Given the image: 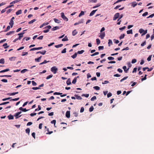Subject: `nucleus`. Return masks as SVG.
Masks as SVG:
<instances>
[{
  "label": "nucleus",
  "mask_w": 154,
  "mask_h": 154,
  "mask_svg": "<svg viewBox=\"0 0 154 154\" xmlns=\"http://www.w3.org/2000/svg\"><path fill=\"white\" fill-rule=\"evenodd\" d=\"M96 40L97 43V45H98L99 44H100V40L99 38H97L96 39Z\"/></svg>",
  "instance_id": "36"
},
{
  "label": "nucleus",
  "mask_w": 154,
  "mask_h": 154,
  "mask_svg": "<svg viewBox=\"0 0 154 154\" xmlns=\"http://www.w3.org/2000/svg\"><path fill=\"white\" fill-rule=\"evenodd\" d=\"M84 52V50H82L80 51H78L77 53V54H82V53H83Z\"/></svg>",
  "instance_id": "30"
},
{
  "label": "nucleus",
  "mask_w": 154,
  "mask_h": 154,
  "mask_svg": "<svg viewBox=\"0 0 154 154\" xmlns=\"http://www.w3.org/2000/svg\"><path fill=\"white\" fill-rule=\"evenodd\" d=\"M105 35V32H101L99 35V37H100L101 39H103Z\"/></svg>",
  "instance_id": "4"
},
{
  "label": "nucleus",
  "mask_w": 154,
  "mask_h": 154,
  "mask_svg": "<svg viewBox=\"0 0 154 154\" xmlns=\"http://www.w3.org/2000/svg\"><path fill=\"white\" fill-rule=\"evenodd\" d=\"M123 69L124 70V71L125 72L127 73V71L129 69V68L128 69H127V67L126 66H124L123 67Z\"/></svg>",
  "instance_id": "10"
},
{
  "label": "nucleus",
  "mask_w": 154,
  "mask_h": 154,
  "mask_svg": "<svg viewBox=\"0 0 154 154\" xmlns=\"http://www.w3.org/2000/svg\"><path fill=\"white\" fill-rule=\"evenodd\" d=\"M32 82L33 86H36L37 85V83L34 81H32Z\"/></svg>",
  "instance_id": "64"
},
{
  "label": "nucleus",
  "mask_w": 154,
  "mask_h": 154,
  "mask_svg": "<svg viewBox=\"0 0 154 154\" xmlns=\"http://www.w3.org/2000/svg\"><path fill=\"white\" fill-rule=\"evenodd\" d=\"M147 30H144V31L143 32V33H142V34L141 35V36H143L145 35L146 33H147Z\"/></svg>",
  "instance_id": "45"
},
{
  "label": "nucleus",
  "mask_w": 154,
  "mask_h": 154,
  "mask_svg": "<svg viewBox=\"0 0 154 154\" xmlns=\"http://www.w3.org/2000/svg\"><path fill=\"white\" fill-rule=\"evenodd\" d=\"M83 23V20H81L80 21H79V22L77 23H74V25L75 26L76 25H77L79 24L80 23Z\"/></svg>",
  "instance_id": "16"
},
{
  "label": "nucleus",
  "mask_w": 154,
  "mask_h": 154,
  "mask_svg": "<svg viewBox=\"0 0 154 154\" xmlns=\"http://www.w3.org/2000/svg\"><path fill=\"white\" fill-rule=\"evenodd\" d=\"M97 11V10H94L92 11L91 13H90L89 16H91L94 14L96 11Z\"/></svg>",
  "instance_id": "6"
},
{
  "label": "nucleus",
  "mask_w": 154,
  "mask_h": 154,
  "mask_svg": "<svg viewBox=\"0 0 154 154\" xmlns=\"http://www.w3.org/2000/svg\"><path fill=\"white\" fill-rule=\"evenodd\" d=\"M9 119L11 120V119H14V116L12 115L11 114H10L8 116Z\"/></svg>",
  "instance_id": "17"
},
{
  "label": "nucleus",
  "mask_w": 154,
  "mask_h": 154,
  "mask_svg": "<svg viewBox=\"0 0 154 154\" xmlns=\"http://www.w3.org/2000/svg\"><path fill=\"white\" fill-rule=\"evenodd\" d=\"M77 32L76 29L74 30L72 32V35L73 36L75 35L77 33Z\"/></svg>",
  "instance_id": "15"
},
{
  "label": "nucleus",
  "mask_w": 154,
  "mask_h": 154,
  "mask_svg": "<svg viewBox=\"0 0 154 154\" xmlns=\"http://www.w3.org/2000/svg\"><path fill=\"white\" fill-rule=\"evenodd\" d=\"M77 53L76 52H75L74 54H73V55H72L71 57L73 58V59H75V58L77 56Z\"/></svg>",
  "instance_id": "23"
},
{
  "label": "nucleus",
  "mask_w": 154,
  "mask_h": 154,
  "mask_svg": "<svg viewBox=\"0 0 154 154\" xmlns=\"http://www.w3.org/2000/svg\"><path fill=\"white\" fill-rule=\"evenodd\" d=\"M147 76V75H145L144 77L141 79V81H143L144 80H145L146 79V76Z\"/></svg>",
  "instance_id": "56"
},
{
  "label": "nucleus",
  "mask_w": 154,
  "mask_h": 154,
  "mask_svg": "<svg viewBox=\"0 0 154 154\" xmlns=\"http://www.w3.org/2000/svg\"><path fill=\"white\" fill-rule=\"evenodd\" d=\"M49 62V61H47L46 60H45L44 62H43L41 63H40V65H42L45 63H47Z\"/></svg>",
  "instance_id": "38"
},
{
  "label": "nucleus",
  "mask_w": 154,
  "mask_h": 154,
  "mask_svg": "<svg viewBox=\"0 0 154 154\" xmlns=\"http://www.w3.org/2000/svg\"><path fill=\"white\" fill-rule=\"evenodd\" d=\"M60 29L59 26H55L54 27H53L52 29V30L53 31H54V30H56L58 29Z\"/></svg>",
  "instance_id": "11"
},
{
  "label": "nucleus",
  "mask_w": 154,
  "mask_h": 154,
  "mask_svg": "<svg viewBox=\"0 0 154 154\" xmlns=\"http://www.w3.org/2000/svg\"><path fill=\"white\" fill-rule=\"evenodd\" d=\"M22 13V10H19L17 11L16 13V14L17 15H18Z\"/></svg>",
  "instance_id": "21"
},
{
  "label": "nucleus",
  "mask_w": 154,
  "mask_h": 154,
  "mask_svg": "<svg viewBox=\"0 0 154 154\" xmlns=\"http://www.w3.org/2000/svg\"><path fill=\"white\" fill-rule=\"evenodd\" d=\"M77 81V78H75L73 81H72V83L73 84H75Z\"/></svg>",
  "instance_id": "31"
},
{
  "label": "nucleus",
  "mask_w": 154,
  "mask_h": 154,
  "mask_svg": "<svg viewBox=\"0 0 154 154\" xmlns=\"http://www.w3.org/2000/svg\"><path fill=\"white\" fill-rule=\"evenodd\" d=\"M112 95V94L110 92H109L107 95V97L108 98H109V97H110Z\"/></svg>",
  "instance_id": "58"
},
{
  "label": "nucleus",
  "mask_w": 154,
  "mask_h": 154,
  "mask_svg": "<svg viewBox=\"0 0 154 154\" xmlns=\"http://www.w3.org/2000/svg\"><path fill=\"white\" fill-rule=\"evenodd\" d=\"M48 24H49V23L48 22H47V23H43L42 24V25H41L40 26V28H42L44 26L47 25H48Z\"/></svg>",
  "instance_id": "13"
},
{
  "label": "nucleus",
  "mask_w": 154,
  "mask_h": 154,
  "mask_svg": "<svg viewBox=\"0 0 154 154\" xmlns=\"http://www.w3.org/2000/svg\"><path fill=\"white\" fill-rule=\"evenodd\" d=\"M97 99L96 97L95 96H94L93 97H92L91 99V101H94V100H96Z\"/></svg>",
  "instance_id": "43"
},
{
  "label": "nucleus",
  "mask_w": 154,
  "mask_h": 154,
  "mask_svg": "<svg viewBox=\"0 0 154 154\" xmlns=\"http://www.w3.org/2000/svg\"><path fill=\"white\" fill-rule=\"evenodd\" d=\"M97 2V0H89L88 1V3H96Z\"/></svg>",
  "instance_id": "26"
},
{
  "label": "nucleus",
  "mask_w": 154,
  "mask_h": 154,
  "mask_svg": "<svg viewBox=\"0 0 154 154\" xmlns=\"http://www.w3.org/2000/svg\"><path fill=\"white\" fill-rule=\"evenodd\" d=\"M94 109V108L93 106H91L89 109V111L90 112H92Z\"/></svg>",
  "instance_id": "39"
},
{
  "label": "nucleus",
  "mask_w": 154,
  "mask_h": 154,
  "mask_svg": "<svg viewBox=\"0 0 154 154\" xmlns=\"http://www.w3.org/2000/svg\"><path fill=\"white\" fill-rule=\"evenodd\" d=\"M41 106L39 105L38 106V108L37 109H35V111H37V110H39L41 109Z\"/></svg>",
  "instance_id": "53"
},
{
  "label": "nucleus",
  "mask_w": 154,
  "mask_h": 154,
  "mask_svg": "<svg viewBox=\"0 0 154 154\" xmlns=\"http://www.w3.org/2000/svg\"><path fill=\"white\" fill-rule=\"evenodd\" d=\"M66 48H64L61 51L62 53H65L66 52Z\"/></svg>",
  "instance_id": "62"
},
{
  "label": "nucleus",
  "mask_w": 154,
  "mask_h": 154,
  "mask_svg": "<svg viewBox=\"0 0 154 154\" xmlns=\"http://www.w3.org/2000/svg\"><path fill=\"white\" fill-rule=\"evenodd\" d=\"M54 22L56 23H59L60 22V21L59 20H58L56 18H54Z\"/></svg>",
  "instance_id": "22"
},
{
  "label": "nucleus",
  "mask_w": 154,
  "mask_h": 154,
  "mask_svg": "<svg viewBox=\"0 0 154 154\" xmlns=\"http://www.w3.org/2000/svg\"><path fill=\"white\" fill-rule=\"evenodd\" d=\"M19 99V98H17L15 99H12L11 100H10V101H17Z\"/></svg>",
  "instance_id": "49"
},
{
  "label": "nucleus",
  "mask_w": 154,
  "mask_h": 154,
  "mask_svg": "<svg viewBox=\"0 0 154 154\" xmlns=\"http://www.w3.org/2000/svg\"><path fill=\"white\" fill-rule=\"evenodd\" d=\"M137 62V60L136 59H132L131 61V63H135Z\"/></svg>",
  "instance_id": "57"
},
{
  "label": "nucleus",
  "mask_w": 154,
  "mask_h": 154,
  "mask_svg": "<svg viewBox=\"0 0 154 154\" xmlns=\"http://www.w3.org/2000/svg\"><path fill=\"white\" fill-rule=\"evenodd\" d=\"M51 28V26L48 25V26H46V27H45L44 28H45V29L48 28V29H49H49H50Z\"/></svg>",
  "instance_id": "59"
},
{
  "label": "nucleus",
  "mask_w": 154,
  "mask_h": 154,
  "mask_svg": "<svg viewBox=\"0 0 154 154\" xmlns=\"http://www.w3.org/2000/svg\"><path fill=\"white\" fill-rule=\"evenodd\" d=\"M84 12L83 11H82L81 13L79 14V17H80L82 16L84 14Z\"/></svg>",
  "instance_id": "28"
},
{
  "label": "nucleus",
  "mask_w": 154,
  "mask_h": 154,
  "mask_svg": "<svg viewBox=\"0 0 154 154\" xmlns=\"http://www.w3.org/2000/svg\"><path fill=\"white\" fill-rule=\"evenodd\" d=\"M137 5V3H136V2H132L131 6L133 7H134Z\"/></svg>",
  "instance_id": "24"
},
{
  "label": "nucleus",
  "mask_w": 154,
  "mask_h": 154,
  "mask_svg": "<svg viewBox=\"0 0 154 154\" xmlns=\"http://www.w3.org/2000/svg\"><path fill=\"white\" fill-rule=\"evenodd\" d=\"M19 115V114H18V113L17 112L16 113L15 115H14V116H15V117H17V118H16V119H17V118H18V117H20L21 116V115H20L19 117H18V116Z\"/></svg>",
  "instance_id": "46"
},
{
  "label": "nucleus",
  "mask_w": 154,
  "mask_h": 154,
  "mask_svg": "<svg viewBox=\"0 0 154 154\" xmlns=\"http://www.w3.org/2000/svg\"><path fill=\"white\" fill-rule=\"evenodd\" d=\"M128 78V76L124 77V78H123V79H121L120 80V82H122L124 80Z\"/></svg>",
  "instance_id": "41"
},
{
  "label": "nucleus",
  "mask_w": 154,
  "mask_h": 154,
  "mask_svg": "<svg viewBox=\"0 0 154 154\" xmlns=\"http://www.w3.org/2000/svg\"><path fill=\"white\" fill-rule=\"evenodd\" d=\"M66 84L67 85H69L71 84V80L70 78H69L66 82Z\"/></svg>",
  "instance_id": "7"
},
{
  "label": "nucleus",
  "mask_w": 154,
  "mask_h": 154,
  "mask_svg": "<svg viewBox=\"0 0 154 154\" xmlns=\"http://www.w3.org/2000/svg\"><path fill=\"white\" fill-rule=\"evenodd\" d=\"M10 29V26H8L7 28L4 31V32H7Z\"/></svg>",
  "instance_id": "35"
},
{
  "label": "nucleus",
  "mask_w": 154,
  "mask_h": 154,
  "mask_svg": "<svg viewBox=\"0 0 154 154\" xmlns=\"http://www.w3.org/2000/svg\"><path fill=\"white\" fill-rule=\"evenodd\" d=\"M56 122V121L55 120H53L51 122V124H54V127H56L55 126Z\"/></svg>",
  "instance_id": "34"
},
{
  "label": "nucleus",
  "mask_w": 154,
  "mask_h": 154,
  "mask_svg": "<svg viewBox=\"0 0 154 154\" xmlns=\"http://www.w3.org/2000/svg\"><path fill=\"white\" fill-rule=\"evenodd\" d=\"M28 71V70L27 69H24L22 70L21 71V73H24L25 72H26L27 71Z\"/></svg>",
  "instance_id": "25"
},
{
  "label": "nucleus",
  "mask_w": 154,
  "mask_h": 154,
  "mask_svg": "<svg viewBox=\"0 0 154 154\" xmlns=\"http://www.w3.org/2000/svg\"><path fill=\"white\" fill-rule=\"evenodd\" d=\"M14 32H15L14 31H10V32L7 33L6 35H8L11 34H14Z\"/></svg>",
  "instance_id": "9"
},
{
  "label": "nucleus",
  "mask_w": 154,
  "mask_h": 154,
  "mask_svg": "<svg viewBox=\"0 0 154 154\" xmlns=\"http://www.w3.org/2000/svg\"><path fill=\"white\" fill-rule=\"evenodd\" d=\"M36 20L35 19H34L30 21L29 23H28L29 24H31L32 23H33V22H35V21H36Z\"/></svg>",
  "instance_id": "40"
},
{
  "label": "nucleus",
  "mask_w": 154,
  "mask_h": 154,
  "mask_svg": "<svg viewBox=\"0 0 154 154\" xmlns=\"http://www.w3.org/2000/svg\"><path fill=\"white\" fill-rule=\"evenodd\" d=\"M146 41H145L143 43L141 44V46L142 47L144 45H146Z\"/></svg>",
  "instance_id": "61"
},
{
  "label": "nucleus",
  "mask_w": 154,
  "mask_h": 154,
  "mask_svg": "<svg viewBox=\"0 0 154 154\" xmlns=\"http://www.w3.org/2000/svg\"><path fill=\"white\" fill-rule=\"evenodd\" d=\"M144 31V30L142 29H140L139 30V32L140 33H143Z\"/></svg>",
  "instance_id": "60"
},
{
  "label": "nucleus",
  "mask_w": 154,
  "mask_h": 154,
  "mask_svg": "<svg viewBox=\"0 0 154 154\" xmlns=\"http://www.w3.org/2000/svg\"><path fill=\"white\" fill-rule=\"evenodd\" d=\"M63 44H59L57 45H55V47L57 48H58L62 47L63 46Z\"/></svg>",
  "instance_id": "20"
},
{
  "label": "nucleus",
  "mask_w": 154,
  "mask_h": 154,
  "mask_svg": "<svg viewBox=\"0 0 154 154\" xmlns=\"http://www.w3.org/2000/svg\"><path fill=\"white\" fill-rule=\"evenodd\" d=\"M57 70L58 69L56 66H53L51 68V71L54 74L56 73Z\"/></svg>",
  "instance_id": "1"
},
{
  "label": "nucleus",
  "mask_w": 154,
  "mask_h": 154,
  "mask_svg": "<svg viewBox=\"0 0 154 154\" xmlns=\"http://www.w3.org/2000/svg\"><path fill=\"white\" fill-rule=\"evenodd\" d=\"M154 16V14H152L150 15L147 18H152Z\"/></svg>",
  "instance_id": "63"
},
{
  "label": "nucleus",
  "mask_w": 154,
  "mask_h": 154,
  "mask_svg": "<svg viewBox=\"0 0 154 154\" xmlns=\"http://www.w3.org/2000/svg\"><path fill=\"white\" fill-rule=\"evenodd\" d=\"M75 97L77 99L81 100L82 99V98L80 96H78L77 95H75Z\"/></svg>",
  "instance_id": "14"
},
{
  "label": "nucleus",
  "mask_w": 154,
  "mask_h": 154,
  "mask_svg": "<svg viewBox=\"0 0 154 154\" xmlns=\"http://www.w3.org/2000/svg\"><path fill=\"white\" fill-rule=\"evenodd\" d=\"M68 40V37H67V36H66L64 37V38H63L62 40V41H67Z\"/></svg>",
  "instance_id": "19"
},
{
  "label": "nucleus",
  "mask_w": 154,
  "mask_h": 154,
  "mask_svg": "<svg viewBox=\"0 0 154 154\" xmlns=\"http://www.w3.org/2000/svg\"><path fill=\"white\" fill-rule=\"evenodd\" d=\"M66 116L67 118H69L70 117V112L69 111H67L66 114Z\"/></svg>",
  "instance_id": "5"
},
{
  "label": "nucleus",
  "mask_w": 154,
  "mask_h": 154,
  "mask_svg": "<svg viewBox=\"0 0 154 154\" xmlns=\"http://www.w3.org/2000/svg\"><path fill=\"white\" fill-rule=\"evenodd\" d=\"M9 103V102H6L0 104V105H2L6 104Z\"/></svg>",
  "instance_id": "42"
},
{
  "label": "nucleus",
  "mask_w": 154,
  "mask_h": 154,
  "mask_svg": "<svg viewBox=\"0 0 154 154\" xmlns=\"http://www.w3.org/2000/svg\"><path fill=\"white\" fill-rule=\"evenodd\" d=\"M82 96H85L86 97H88L89 96V94H83L82 95Z\"/></svg>",
  "instance_id": "51"
},
{
  "label": "nucleus",
  "mask_w": 154,
  "mask_h": 154,
  "mask_svg": "<svg viewBox=\"0 0 154 154\" xmlns=\"http://www.w3.org/2000/svg\"><path fill=\"white\" fill-rule=\"evenodd\" d=\"M93 88L95 90H99L100 89V88L98 86H95L93 87Z\"/></svg>",
  "instance_id": "47"
},
{
  "label": "nucleus",
  "mask_w": 154,
  "mask_h": 154,
  "mask_svg": "<svg viewBox=\"0 0 154 154\" xmlns=\"http://www.w3.org/2000/svg\"><path fill=\"white\" fill-rule=\"evenodd\" d=\"M61 17L64 20L66 21H68V18L65 16L64 13L62 12L61 13Z\"/></svg>",
  "instance_id": "2"
},
{
  "label": "nucleus",
  "mask_w": 154,
  "mask_h": 154,
  "mask_svg": "<svg viewBox=\"0 0 154 154\" xmlns=\"http://www.w3.org/2000/svg\"><path fill=\"white\" fill-rule=\"evenodd\" d=\"M109 46H110V45H111L112 44V41L111 39H109L108 40V43Z\"/></svg>",
  "instance_id": "29"
},
{
  "label": "nucleus",
  "mask_w": 154,
  "mask_h": 154,
  "mask_svg": "<svg viewBox=\"0 0 154 154\" xmlns=\"http://www.w3.org/2000/svg\"><path fill=\"white\" fill-rule=\"evenodd\" d=\"M99 54V53L98 52H96L94 54H91V56L92 57L94 56L95 55H97Z\"/></svg>",
  "instance_id": "48"
},
{
  "label": "nucleus",
  "mask_w": 154,
  "mask_h": 154,
  "mask_svg": "<svg viewBox=\"0 0 154 154\" xmlns=\"http://www.w3.org/2000/svg\"><path fill=\"white\" fill-rule=\"evenodd\" d=\"M9 24L11 26V28H12L14 25V20H11Z\"/></svg>",
  "instance_id": "8"
},
{
  "label": "nucleus",
  "mask_w": 154,
  "mask_h": 154,
  "mask_svg": "<svg viewBox=\"0 0 154 154\" xmlns=\"http://www.w3.org/2000/svg\"><path fill=\"white\" fill-rule=\"evenodd\" d=\"M125 34H121L120 35V36L119 37V38L120 39H122L124 38L125 37Z\"/></svg>",
  "instance_id": "37"
},
{
  "label": "nucleus",
  "mask_w": 154,
  "mask_h": 154,
  "mask_svg": "<svg viewBox=\"0 0 154 154\" xmlns=\"http://www.w3.org/2000/svg\"><path fill=\"white\" fill-rule=\"evenodd\" d=\"M42 56H40L38 58H35V62H39L40 61V60L41 59Z\"/></svg>",
  "instance_id": "12"
},
{
  "label": "nucleus",
  "mask_w": 154,
  "mask_h": 154,
  "mask_svg": "<svg viewBox=\"0 0 154 154\" xmlns=\"http://www.w3.org/2000/svg\"><path fill=\"white\" fill-rule=\"evenodd\" d=\"M107 58L109 60H112L114 59V58L113 57H108Z\"/></svg>",
  "instance_id": "50"
},
{
  "label": "nucleus",
  "mask_w": 154,
  "mask_h": 154,
  "mask_svg": "<svg viewBox=\"0 0 154 154\" xmlns=\"http://www.w3.org/2000/svg\"><path fill=\"white\" fill-rule=\"evenodd\" d=\"M10 70V69H5L1 70L0 71V73H2L5 72H6Z\"/></svg>",
  "instance_id": "18"
},
{
  "label": "nucleus",
  "mask_w": 154,
  "mask_h": 154,
  "mask_svg": "<svg viewBox=\"0 0 154 154\" xmlns=\"http://www.w3.org/2000/svg\"><path fill=\"white\" fill-rule=\"evenodd\" d=\"M52 76H53V75H50L47 76V77L46 78V79H49L52 78Z\"/></svg>",
  "instance_id": "52"
},
{
  "label": "nucleus",
  "mask_w": 154,
  "mask_h": 154,
  "mask_svg": "<svg viewBox=\"0 0 154 154\" xmlns=\"http://www.w3.org/2000/svg\"><path fill=\"white\" fill-rule=\"evenodd\" d=\"M7 43H5L3 45V46L4 47V48L5 49H6V48H8L9 47V46H7Z\"/></svg>",
  "instance_id": "33"
},
{
  "label": "nucleus",
  "mask_w": 154,
  "mask_h": 154,
  "mask_svg": "<svg viewBox=\"0 0 154 154\" xmlns=\"http://www.w3.org/2000/svg\"><path fill=\"white\" fill-rule=\"evenodd\" d=\"M62 94V93L56 92H55L54 93V95H61Z\"/></svg>",
  "instance_id": "54"
},
{
  "label": "nucleus",
  "mask_w": 154,
  "mask_h": 154,
  "mask_svg": "<svg viewBox=\"0 0 154 154\" xmlns=\"http://www.w3.org/2000/svg\"><path fill=\"white\" fill-rule=\"evenodd\" d=\"M104 48L103 46H100L98 47V49L99 50H103Z\"/></svg>",
  "instance_id": "55"
},
{
  "label": "nucleus",
  "mask_w": 154,
  "mask_h": 154,
  "mask_svg": "<svg viewBox=\"0 0 154 154\" xmlns=\"http://www.w3.org/2000/svg\"><path fill=\"white\" fill-rule=\"evenodd\" d=\"M5 63V60L3 58L0 59V63L4 64Z\"/></svg>",
  "instance_id": "32"
},
{
  "label": "nucleus",
  "mask_w": 154,
  "mask_h": 154,
  "mask_svg": "<svg viewBox=\"0 0 154 154\" xmlns=\"http://www.w3.org/2000/svg\"><path fill=\"white\" fill-rule=\"evenodd\" d=\"M30 129L29 128H27L26 129V132L27 133L29 134L30 132Z\"/></svg>",
  "instance_id": "44"
},
{
  "label": "nucleus",
  "mask_w": 154,
  "mask_h": 154,
  "mask_svg": "<svg viewBox=\"0 0 154 154\" xmlns=\"http://www.w3.org/2000/svg\"><path fill=\"white\" fill-rule=\"evenodd\" d=\"M127 34H132L133 33V32L132 29H130L128 30L127 31Z\"/></svg>",
  "instance_id": "27"
},
{
  "label": "nucleus",
  "mask_w": 154,
  "mask_h": 154,
  "mask_svg": "<svg viewBox=\"0 0 154 154\" xmlns=\"http://www.w3.org/2000/svg\"><path fill=\"white\" fill-rule=\"evenodd\" d=\"M120 16V14L119 13H116L114 15L113 18V20H116Z\"/></svg>",
  "instance_id": "3"
}]
</instances>
